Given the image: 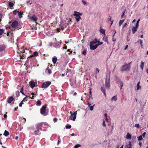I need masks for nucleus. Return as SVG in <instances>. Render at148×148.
I'll list each match as a JSON object with an SVG mask.
<instances>
[{
    "label": "nucleus",
    "instance_id": "nucleus-61",
    "mask_svg": "<svg viewBox=\"0 0 148 148\" xmlns=\"http://www.w3.org/2000/svg\"><path fill=\"white\" fill-rule=\"evenodd\" d=\"M18 106H17V107H16V108H15L14 110V111H16V110H17V109H18Z\"/></svg>",
    "mask_w": 148,
    "mask_h": 148
},
{
    "label": "nucleus",
    "instance_id": "nucleus-21",
    "mask_svg": "<svg viewBox=\"0 0 148 148\" xmlns=\"http://www.w3.org/2000/svg\"><path fill=\"white\" fill-rule=\"evenodd\" d=\"M137 28L133 27L132 28V33L133 34H134L136 31H137Z\"/></svg>",
    "mask_w": 148,
    "mask_h": 148
},
{
    "label": "nucleus",
    "instance_id": "nucleus-4",
    "mask_svg": "<svg viewBox=\"0 0 148 148\" xmlns=\"http://www.w3.org/2000/svg\"><path fill=\"white\" fill-rule=\"evenodd\" d=\"M47 105L45 104L42 106L40 109V113L42 115H43L44 116H46L47 114H46V108Z\"/></svg>",
    "mask_w": 148,
    "mask_h": 148
},
{
    "label": "nucleus",
    "instance_id": "nucleus-35",
    "mask_svg": "<svg viewBox=\"0 0 148 148\" xmlns=\"http://www.w3.org/2000/svg\"><path fill=\"white\" fill-rule=\"evenodd\" d=\"M46 70L48 71V73L49 74H51V71L50 69H49L48 66L46 68Z\"/></svg>",
    "mask_w": 148,
    "mask_h": 148
},
{
    "label": "nucleus",
    "instance_id": "nucleus-9",
    "mask_svg": "<svg viewBox=\"0 0 148 148\" xmlns=\"http://www.w3.org/2000/svg\"><path fill=\"white\" fill-rule=\"evenodd\" d=\"M110 78H108V79L107 77L106 78L105 82L106 86L108 88L110 86Z\"/></svg>",
    "mask_w": 148,
    "mask_h": 148
},
{
    "label": "nucleus",
    "instance_id": "nucleus-47",
    "mask_svg": "<svg viewBox=\"0 0 148 148\" xmlns=\"http://www.w3.org/2000/svg\"><path fill=\"white\" fill-rule=\"evenodd\" d=\"M135 127H136L138 128L139 127V124H136L135 125Z\"/></svg>",
    "mask_w": 148,
    "mask_h": 148
},
{
    "label": "nucleus",
    "instance_id": "nucleus-62",
    "mask_svg": "<svg viewBox=\"0 0 148 148\" xmlns=\"http://www.w3.org/2000/svg\"><path fill=\"white\" fill-rule=\"evenodd\" d=\"M98 41H97V39L96 38H95V42H96V43H97V42H98Z\"/></svg>",
    "mask_w": 148,
    "mask_h": 148
},
{
    "label": "nucleus",
    "instance_id": "nucleus-46",
    "mask_svg": "<svg viewBox=\"0 0 148 148\" xmlns=\"http://www.w3.org/2000/svg\"><path fill=\"white\" fill-rule=\"evenodd\" d=\"M99 71V70L98 68H96V73H98Z\"/></svg>",
    "mask_w": 148,
    "mask_h": 148
},
{
    "label": "nucleus",
    "instance_id": "nucleus-6",
    "mask_svg": "<svg viewBox=\"0 0 148 148\" xmlns=\"http://www.w3.org/2000/svg\"><path fill=\"white\" fill-rule=\"evenodd\" d=\"M77 114V112H75L74 113L72 114L71 116L70 117V119L73 120V121L75 120L76 117V115Z\"/></svg>",
    "mask_w": 148,
    "mask_h": 148
},
{
    "label": "nucleus",
    "instance_id": "nucleus-11",
    "mask_svg": "<svg viewBox=\"0 0 148 148\" xmlns=\"http://www.w3.org/2000/svg\"><path fill=\"white\" fill-rule=\"evenodd\" d=\"M18 22L16 21H14L12 23L11 26L13 27H16L18 25Z\"/></svg>",
    "mask_w": 148,
    "mask_h": 148
},
{
    "label": "nucleus",
    "instance_id": "nucleus-13",
    "mask_svg": "<svg viewBox=\"0 0 148 148\" xmlns=\"http://www.w3.org/2000/svg\"><path fill=\"white\" fill-rule=\"evenodd\" d=\"M82 13L75 11H74L73 14V15L75 16H82Z\"/></svg>",
    "mask_w": 148,
    "mask_h": 148
},
{
    "label": "nucleus",
    "instance_id": "nucleus-58",
    "mask_svg": "<svg viewBox=\"0 0 148 148\" xmlns=\"http://www.w3.org/2000/svg\"><path fill=\"white\" fill-rule=\"evenodd\" d=\"M139 145L141 147L142 146V143L141 142H140L139 143Z\"/></svg>",
    "mask_w": 148,
    "mask_h": 148
},
{
    "label": "nucleus",
    "instance_id": "nucleus-16",
    "mask_svg": "<svg viewBox=\"0 0 148 148\" xmlns=\"http://www.w3.org/2000/svg\"><path fill=\"white\" fill-rule=\"evenodd\" d=\"M30 86L32 88H33L35 86V83L34 81H31L29 82Z\"/></svg>",
    "mask_w": 148,
    "mask_h": 148
},
{
    "label": "nucleus",
    "instance_id": "nucleus-14",
    "mask_svg": "<svg viewBox=\"0 0 148 148\" xmlns=\"http://www.w3.org/2000/svg\"><path fill=\"white\" fill-rule=\"evenodd\" d=\"M98 46L97 45H90V48L91 49L94 50L96 49L97 47Z\"/></svg>",
    "mask_w": 148,
    "mask_h": 148
},
{
    "label": "nucleus",
    "instance_id": "nucleus-31",
    "mask_svg": "<svg viewBox=\"0 0 148 148\" xmlns=\"http://www.w3.org/2000/svg\"><path fill=\"white\" fill-rule=\"evenodd\" d=\"M124 20H120L119 22V26H120L122 24L123 22L124 21Z\"/></svg>",
    "mask_w": 148,
    "mask_h": 148
},
{
    "label": "nucleus",
    "instance_id": "nucleus-45",
    "mask_svg": "<svg viewBox=\"0 0 148 148\" xmlns=\"http://www.w3.org/2000/svg\"><path fill=\"white\" fill-rule=\"evenodd\" d=\"M139 41H140V45H141V47H143V45H142L143 40H139Z\"/></svg>",
    "mask_w": 148,
    "mask_h": 148
},
{
    "label": "nucleus",
    "instance_id": "nucleus-7",
    "mask_svg": "<svg viewBox=\"0 0 148 148\" xmlns=\"http://www.w3.org/2000/svg\"><path fill=\"white\" fill-rule=\"evenodd\" d=\"M38 53L37 51H35L33 53L29 56L27 58H30L33 57H36L38 56Z\"/></svg>",
    "mask_w": 148,
    "mask_h": 148
},
{
    "label": "nucleus",
    "instance_id": "nucleus-30",
    "mask_svg": "<svg viewBox=\"0 0 148 148\" xmlns=\"http://www.w3.org/2000/svg\"><path fill=\"white\" fill-rule=\"evenodd\" d=\"M23 86H22L20 90V92L23 95H25V94L23 92Z\"/></svg>",
    "mask_w": 148,
    "mask_h": 148
},
{
    "label": "nucleus",
    "instance_id": "nucleus-19",
    "mask_svg": "<svg viewBox=\"0 0 148 148\" xmlns=\"http://www.w3.org/2000/svg\"><path fill=\"white\" fill-rule=\"evenodd\" d=\"M28 97L27 96H26V97H25L23 100L21 101V102L20 103L19 106L20 107H21L22 106V105L23 104V101L25 100V99L27 97Z\"/></svg>",
    "mask_w": 148,
    "mask_h": 148
},
{
    "label": "nucleus",
    "instance_id": "nucleus-44",
    "mask_svg": "<svg viewBox=\"0 0 148 148\" xmlns=\"http://www.w3.org/2000/svg\"><path fill=\"white\" fill-rule=\"evenodd\" d=\"M16 95L18 97L19 95V92L18 91H16Z\"/></svg>",
    "mask_w": 148,
    "mask_h": 148
},
{
    "label": "nucleus",
    "instance_id": "nucleus-39",
    "mask_svg": "<svg viewBox=\"0 0 148 148\" xmlns=\"http://www.w3.org/2000/svg\"><path fill=\"white\" fill-rule=\"evenodd\" d=\"M65 127L66 129H70L71 127V126L70 125H66V126Z\"/></svg>",
    "mask_w": 148,
    "mask_h": 148
},
{
    "label": "nucleus",
    "instance_id": "nucleus-15",
    "mask_svg": "<svg viewBox=\"0 0 148 148\" xmlns=\"http://www.w3.org/2000/svg\"><path fill=\"white\" fill-rule=\"evenodd\" d=\"M14 100V98L12 96H11L8 99L7 101L8 103H10L12 101Z\"/></svg>",
    "mask_w": 148,
    "mask_h": 148
},
{
    "label": "nucleus",
    "instance_id": "nucleus-22",
    "mask_svg": "<svg viewBox=\"0 0 148 148\" xmlns=\"http://www.w3.org/2000/svg\"><path fill=\"white\" fill-rule=\"evenodd\" d=\"M101 90L102 92L103 93L104 95L105 96H106V90H105L103 88H101Z\"/></svg>",
    "mask_w": 148,
    "mask_h": 148
},
{
    "label": "nucleus",
    "instance_id": "nucleus-29",
    "mask_svg": "<svg viewBox=\"0 0 148 148\" xmlns=\"http://www.w3.org/2000/svg\"><path fill=\"white\" fill-rule=\"evenodd\" d=\"M75 18L77 22H78L79 21V20L81 19L80 16H76Z\"/></svg>",
    "mask_w": 148,
    "mask_h": 148
},
{
    "label": "nucleus",
    "instance_id": "nucleus-54",
    "mask_svg": "<svg viewBox=\"0 0 148 148\" xmlns=\"http://www.w3.org/2000/svg\"><path fill=\"white\" fill-rule=\"evenodd\" d=\"M63 48L65 49H67V46L65 45H64V47H63Z\"/></svg>",
    "mask_w": 148,
    "mask_h": 148
},
{
    "label": "nucleus",
    "instance_id": "nucleus-34",
    "mask_svg": "<svg viewBox=\"0 0 148 148\" xmlns=\"http://www.w3.org/2000/svg\"><path fill=\"white\" fill-rule=\"evenodd\" d=\"M18 11L15 10H14L13 11V13L14 15H16L17 14H18Z\"/></svg>",
    "mask_w": 148,
    "mask_h": 148
},
{
    "label": "nucleus",
    "instance_id": "nucleus-17",
    "mask_svg": "<svg viewBox=\"0 0 148 148\" xmlns=\"http://www.w3.org/2000/svg\"><path fill=\"white\" fill-rule=\"evenodd\" d=\"M88 106L90 107V110L91 111H92L93 110V107L95 106V104H94L92 106H90V105H91V104L88 102Z\"/></svg>",
    "mask_w": 148,
    "mask_h": 148
},
{
    "label": "nucleus",
    "instance_id": "nucleus-12",
    "mask_svg": "<svg viewBox=\"0 0 148 148\" xmlns=\"http://www.w3.org/2000/svg\"><path fill=\"white\" fill-rule=\"evenodd\" d=\"M29 18L32 21L34 22L36 21L37 19V17L35 15H33L32 16L30 17Z\"/></svg>",
    "mask_w": 148,
    "mask_h": 148
},
{
    "label": "nucleus",
    "instance_id": "nucleus-26",
    "mask_svg": "<svg viewBox=\"0 0 148 148\" xmlns=\"http://www.w3.org/2000/svg\"><path fill=\"white\" fill-rule=\"evenodd\" d=\"M57 60V58L56 57H54L52 58V62H53V63L54 64H55L56 63Z\"/></svg>",
    "mask_w": 148,
    "mask_h": 148
},
{
    "label": "nucleus",
    "instance_id": "nucleus-18",
    "mask_svg": "<svg viewBox=\"0 0 148 148\" xmlns=\"http://www.w3.org/2000/svg\"><path fill=\"white\" fill-rule=\"evenodd\" d=\"M140 82H139L137 85V90H141V86L139 85V84H140Z\"/></svg>",
    "mask_w": 148,
    "mask_h": 148
},
{
    "label": "nucleus",
    "instance_id": "nucleus-60",
    "mask_svg": "<svg viewBox=\"0 0 148 148\" xmlns=\"http://www.w3.org/2000/svg\"><path fill=\"white\" fill-rule=\"evenodd\" d=\"M128 46L127 45H126L124 49L125 50H126V49H127V48H128Z\"/></svg>",
    "mask_w": 148,
    "mask_h": 148
},
{
    "label": "nucleus",
    "instance_id": "nucleus-41",
    "mask_svg": "<svg viewBox=\"0 0 148 148\" xmlns=\"http://www.w3.org/2000/svg\"><path fill=\"white\" fill-rule=\"evenodd\" d=\"M81 146V145L78 144H77V145H75V147L73 148H78V147H80Z\"/></svg>",
    "mask_w": 148,
    "mask_h": 148
},
{
    "label": "nucleus",
    "instance_id": "nucleus-32",
    "mask_svg": "<svg viewBox=\"0 0 148 148\" xmlns=\"http://www.w3.org/2000/svg\"><path fill=\"white\" fill-rule=\"evenodd\" d=\"M9 5L10 7H12L14 6V4L13 3L9 2Z\"/></svg>",
    "mask_w": 148,
    "mask_h": 148
},
{
    "label": "nucleus",
    "instance_id": "nucleus-8",
    "mask_svg": "<svg viewBox=\"0 0 148 148\" xmlns=\"http://www.w3.org/2000/svg\"><path fill=\"white\" fill-rule=\"evenodd\" d=\"M40 131V130L39 129L36 128V130L34 132V135L36 136L40 135L41 133Z\"/></svg>",
    "mask_w": 148,
    "mask_h": 148
},
{
    "label": "nucleus",
    "instance_id": "nucleus-50",
    "mask_svg": "<svg viewBox=\"0 0 148 148\" xmlns=\"http://www.w3.org/2000/svg\"><path fill=\"white\" fill-rule=\"evenodd\" d=\"M103 125L105 127L106 126V124L105 122L104 121H103Z\"/></svg>",
    "mask_w": 148,
    "mask_h": 148
},
{
    "label": "nucleus",
    "instance_id": "nucleus-25",
    "mask_svg": "<svg viewBox=\"0 0 148 148\" xmlns=\"http://www.w3.org/2000/svg\"><path fill=\"white\" fill-rule=\"evenodd\" d=\"M41 104V101L39 100H38L36 103V105L37 106H40Z\"/></svg>",
    "mask_w": 148,
    "mask_h": 148
},
{
    "label": "nucleus",
    "instance_id": "nucleus-48",
    "mask_svg": "<svg viewBox=\"0 0 148 148\" xmlns=\"http://www.w3.org/2000/svg\"><path fill=\"white\" fill-rule=\"evenodd\" d=\"M98 42L99 43V44H97L98 46L99 45L102 44L103 43L102 42H100L99 41H98Z\"/></svg>",
    "mask_w": 148,
    "mask_h": 148
},
{
    "label": "nucleus",
    "instance_id": "nucleus-51",
    "mask_svg": "<svg viewBox=\"0 0 148 148\" xmlns=\"http://www.w3.org/2000/svg\"><path fill=\"white\" fill-rule=\"evenodd\" d=\"M82 2L84 5H85L86 4V2L84 0H82Z\"/></svg>",
    "mask_w": 148,
    "mask_h": 148
},
{
    "label": "nucleus",
    "instance_id": "nucleus-64",
    "mask_svg": "<svg viewBox=\"0 0 148 148\" xmlns=\"http://www.w3.org/2000/svg\"><path fill=\"white\" fill-rule=\"evenodd\" d=\"M107 113H106L105 114V118H107Z\"/></svg>",
    "mask_w": 148,
    "mask_h": 148
},
{
    "label": "nucleus",
    "instance_id": "nucleus-40",
    "mask_svg": "<svg viewBox=\"0 0 148 148\" xmlns=\"http://www.w3.org/2000/svg\"><path fill=\"white\" fill-rule=\"evenodd\" d=\"M125 11H124V12H123L122 15H121V18L124 17L125 15Z\"/></svg>",
    "mask_w": 148,
    "mask_h": 148
},
{
    "label": "nucleus",
    "instance_id": "nucleus-49",
    "mask_svg": "<svg viewBox=\"0 0 148 148\" xmlns=\"http://www.w3.org/2000/svg\"><path fill=\"white\" fill-rule=\"evenodd\" d=\"M53 121L55 123L57 121L58 119L56 118H54L53 119Z\"/></svg>",
    "mask_w": 148,
    "mask_h": 148
},
{
    "label": "nucleus",
    "instance_id": "nucleus-37",
    "mask_svg": "<svg viewBox=\"0 0 148 148\" xmlns=\"http://www.w3.org/2000/svg\"><path fill=\"white\" fill-rule=\"evenodd\" d=\"M143 139V138L142 136L140 135L139 136L138 138V140H141Z\"/></svg>",
    "mask_w": 148,
    "mask_h": 148
},
{
    "label": "nucleus",
    "instance_id": "nucleus-2",
    "mask_svg": "<svg viewBox=\"0 0 148 148\" xmlns=\"http://www.w3.org/2000/svg\"><path fill=\"white\" fill-rule=\"evenodd\" d=\"M18 53L19 54L20 59H25V58L26 56L24 53H25V51L24 49V47L21 48V50L20 52V51H18Z\"/></svg>",
    "mask_w": 148,
    "mask_h": 148
},
{
    "label": "nucleus",
    "instance_id": "nucleus-10",
    "mask_svg": "<svg viewBox=\"0 0 148 148\" xmlns=\"http://www.w3.org/2000/svg\"><path fill=\"white\" fill-rule=\"evenodd\" d=\"M6 47L4 45H0V52H1L4 51L5 48Z\"/></svg>",
    "mask_w": 148,
    "mask_h": 148
},
{
    "label": "nucleus",
    "instance_id": "nucleus-27",
    "mask_svg": "<svg viewBox=\"0 0 148 148\" xmlns=\"http://www.w3.org/2000/svg\"><path fill=\"white\" fill-rule=\"evenodd\" d=\"M100 32L101 33L104 34H105V30H104L103 29H102L101 28Z\"/></svg>",
    "mask_w": 148,
    "mask_h": 148
},
{
    "label": "nucleus",
    "instance_id": "nucleus-5",
    "mask_svg": "<svg viewBox=\"0 0 148 148\" xmlns=\"http://www.w3.org/2000/svg\"><path fill=\"white\" fill-rule=\"evenodd\" d=\"M51 84V82H50L49 81L45 82L42 84L41 86V87L43 88H47Z\"/></svg>",
    "mask_w": 148,
    "mask_h": 148
},
{
    "label": "nucleus",
    "instance_id": "nucleus-3",
    "mask_svg": "<svg viewBox=\"0 0 148 148\" xmlns=\"http://www.w3.org/2000/svg\"><path fill=\"white\" fill-rule=\"evenodd\" d=\"M130 66H129L127 64L125 63L121 67V71L123 72L124 71H128L130 70Z\"/></svg>",
    "mask_w": 148,
    "mask_h": 148
},
{
    "label": "nucleus",
    "instance_id": "nucleus-20",
    "mask_svg": "<svg viewBox=\"0 0 148 148\" xmlns=\"http://www.w3.org/2000/svg\"><path fill=\"white\" fill-rule=\"evenodd\" d=\"M3 135L5 136H7L9 135V132L8 131L5 130V131Z\"/></svg>",
    "mask_w": 148,
    "mask_h": 148
},
{
    "label": "nucleus",
    "instance_id": "nucleus-57",
    "mask_svg": "<svg viewBox=\"0 0 148 148\" xmlns=\"http://www.w3.org/2000/svg\"><path fill=\"white\" fill-rule=\"evenodd\" d=\"M3 116L5 118H6L7 117V115L6 114H5L3 115Z\"/></svg>",
    "mask_w": 148,
    "mask_h": 148
},
{
    "label": "nucleus",
    "instance_id": "nucleus-53",
    "mask_svg": "<svg viewBox=\"0 0 148 148\" xmlns=\"http://www.w3.org/2000/svg\"><path fill=\"white\" fill-rule=\"evenodd\" d=\"M146 132H144L143 133V134L142 136L144 138L145 137V136L146 135Z\"/></svg>",
    "mask_w": 148,
    "mask_h": 148
},
{
    "label": "nucleus",
    "instance_id": "nucleus-24",
    "mask_svg": "<svg viewBox=\"0 0 148 148\" xmlns=\"http://www.w3.org/2000/svg\"><path fill=\"white\" fill-rule=\"evenodd\" d=\"M117 99V97L116 96H113L111 99L112 101L114 100L116 101Z\"/></svg>",
    "mask_w": 148,
    "mask_h": 148
},
{
    "label": "nucleus",
    "instance_id": "nucleus-38",
    "mask_svg": "<svg viewBox=\"0 0 148 148\" xmlns=\"http://www.w3.org/2000/svg\"><path fill=\"white\" fill-rule=\"evenodd\" d=\"M4 31L3 29H0V35H1L3 33Z\"/></svg>",
    "mask_w": 148,
    "mask_h": 148
},
{
    "label": "nucleus",
    "instance_id": "nucleus-23",
    "mask_svg": "<svg viewBox=\"0 0 148 148\" xmlns=\"http://www.w3.org/2000/svg\"><path fill=\"white\" fill-rule=\"evenodd\" d=\"M126 138L127 139H131L132 138L130 134L128 133L126 136Z\"/></svg>",
    "mask_w": 148,
    "mask_h": 148
},
{
    "label": "nucleus",
    "instance_id": "nucleus-43",
    "mask_svg": "<svg viewBox=\"0 0 148 148\" xmlns=\"http://www.w3.org/2000/svg\"><path fill=\"white\" fill-rule=\"evenodd\" d=\"M82 54L84 55H86V50H84L83 51V52L82 53Z\"/></svg>",
    "mask_w": 148,
    "mask_h": 148
},
{
    "label": "nucleus",
    "instance_id": "nucleus-52",
    "mask_svg": "<svg viewBox=\"0 0 148 148\" xmlns=\"http://www.w3.org/2000/svg\"><path fill=\"white\" fill-rule=\"evenodd\" d=\"M67 72H66V74H65V73H64V74H62L61 75V76H62V77H63L64 76V75H67Z\"/></svg>",
    "mask_w": 148,
    "mask_h": 148
},
{
    "label": "nucleus",
    "instance_id": "nucleus-1",
    "mask_svg": "<svg viewBox=\"0 0 148 148\" xmlns=\"http://www.w3.org/2000/svg\"><path fill=\"white\" fill-rule=\"evenodd\" d=\"M47 125V123L46 122H42L40 123H38L36 125V128L39 129L40 131L42 130V127L45 126Z\"/></svg>",
    "mask_w": 148,
    "mask_h": 148
},
{
    "label": "nucleus",
    "instance_id": "nucleus-59",
    "mask_svg": "<svg viewBox=\"0 0 148 148\" xmlns=\"http://www.w3.org/2000/svg\"><path fill=\"white\" fill-rule=\"evenodd\" d=\"M127 25V23H125L124 24V26H123V27H126Z\"/></svg>",
    "mask_w": 148,
    "mask_h": 148
},
{
    "label": "nucleus",
    "instance_id": "nucleus-28",
    "mask_svg": "<svg viewBox=\"0 0 148 148\" xmlns=\"http://www.w3.org/2000/svg\"><path fill=\"white\" fill-rule=\"evenodd\" d=\"M144 62H141V64L140 65V67L142 70L143 69V67L144 66Z\"/></svg>",
    "mask_w": 148,
    "mask_h": 148
},
{
    "label": "nucleus",
    "instance_id": "nucleus-42",
    "mask_svg": "<svg viewBox=\"0 0 148 148\" xmlns=\"http://www.w3.org/2000/svg\"><path fill=\"white\" fill-rule=\"evenodd\" d=\"M120 85L121 86V87L120 88V89L121 90L122 88V87L123 86V83L121 81L120 82Z\"/></svg>",
    "mask_w": 148,
    "mask_h": 148
},
{
    "label": "nucleus",
    "instance_id": "nucleus-56",
    "mask_svg": "<svg viewBox=\"0 0 148 148\" xmlns=\"http://www.w3.org/2000/svg\"><path fill=\"white\" fill-rule=\"evenodd\" d=\"M132 62H130V63H129L128 64H127V65L129 66H130V65L131 64V63Z\"/></svg>",
    "mask_w": 148,
    "mask_h": 148
},
{
    "label": "nucleus",
    "instance_id": "nucleus-36",
    "mask_svg": "<svg viewBox=\"0 0 148 148\" xmlns=\"http://www.w3.org/2000/svg\"><path fill=\"white\" fill-rule=\"evenodd\" d=\"M96 42H95V41H93L90 42V45H93L94 44H96Z\"/></svg>",
    "mask_w": 148,
    "mask_h": 148
},
{
    "label": "nucleus",
    "instance_id": "nucleus-55",
    "mask_svg": "<svg viewBox=\"0 0 148 148\" xmlns=\"http://www.w3.org/2000/svg\"><path fill=\"white\" fill-rule=\"evenodd\" d=\"M139 24H138V23H136V26L135 27H136V28H138V26Z\"/></svg>",
    "mask_w": 148,
    "mask_h": 148
},
{
    "label": "nucleus",
    "instance_id": "nucleus-63",
    "mask_svg": "<svg viewBox=\"0 0 148 148\" xmlns=\"http://www.w3.org/2000/svg\"><path fill=\"white\" fill-rule=\"evenodd\" d=\"M112 40L113 41H116V39H114V37H113V38H112Z\"/></svg>",
    "mask_w": 148,
    "mask_h": 148
},
{
    "label": "nucleus",
    "instance_id": "nucleus-33",
    "mask_svg": "<svg viewBox=\"0 0 148 148\" xmlns=\"http://www.w3.org/2000/svg\"><path fill=\"white\" fill-rule=\"evenodd\" d=\"M18 14L19 16V18H21L22 17V13L21 12H19L18 11Z\"/></svg>",
    "mask_w": 148,
    "mask_h": 148
}]
</instances>
